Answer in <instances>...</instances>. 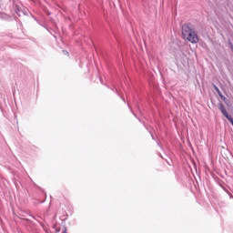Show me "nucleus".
Listing matches in <instances>:
<instances>
[{"label":"nucleus","mask_w":233,"mask_h":233,"mask_svg":"<svg viewBox=\"0 0 233 233\" xmlns=\"http://www.w3.org/2000/svg\"><path fill=\"white\" fill-rule=\"evenodd\" d=\"M182 35L184 39L189 41V43L196 44L199 41V37L196 31H194V26L190 24H186L182 25Z\"/></svg>","instance_id":"1"},{"label":"nucleus","mask_w":233,"mask_h":233,"mask_svg":"<svg viewBox=\"0 0 233 233\" xmlns=\"http://www.w3.org/2000/svg\"><path fill=\"white\" fill-rule=\"evenodd\" d=\"M218 108L223 116H225L226 118L229 117L230 115H228V112L227 111V108H225V105L222 103L218 104Z\"/></svg>","instance_id":"2"},{"label":"nucleus","mask_w":233,"mask_h":233,"mask_svg":"<svg viewBox=\"0 0 233 233\" xmlns=\"http://www.w3.org/2000/svg\"><path fill=\"white\" fill-rule=\"evenodd\" d=\"M213 88L216 90V92L218 93V90H219V87L218 86H217L216 85H213Z\"/></svg>","instance_id":"3"},{"label":"nucleus","mask_w":233,"mask_h":233,"mask_svg":"<svg viewBox=\"0 0 233 233\" xmlns=\"http://www.w3.org/2000/svg\"><path fill=\"white\" fill-rule=\"evenodd\" d=\"M217 94H218L219 97H222V96H223V93H221V90H218V91L217 92Z\"/></svg>","instance_id":"4"},{"label":"nucleus","mask_w":233,"mask_h":233,"mask_svg":"<svg viewBox=\"0 0 233 233\" xmlns=\"http://www.w3.org/2000/svg\"><path fill=\"white\" fill-rule=\"evenodd\" d=\"M229 48H231V50L233 52V44H232V42H229Z\"/></svg>","instance_id":"5"},{"label":"nucleus","mask_w":233,"mask_h":233,"mask_svg":"<svg viewBox=\"0 0 233 233\" xmlns=\"http://www.w3.org/2000/svg\"><path fill=\"white\" fill-rule=\"evenodd\" d=\"M63 52H64V54H65L66 56H67V55H68V51L64 50Z\"/></svg>","instance_id":"6"},{"label":"nucleus","mask_w":233,"mask_h":233,"mask_svg":"<svg viewBox=\"0 0 233 233\" xmlns=\"http://www.w3.org/2000/svg\"><path fill=\"white\" fill-rule=\"evenodd\" d=\"M220 97L223 99V101H225V99H226L225 96L222 95V96H220Z\"/></svg>","instance_id":"7"},{"label":"nucleus","mask_w":233,"mask_h":233,"mask_svg":"<svg viewBox=\"0 0 233 233\" xmlns=\"http://www.w3.org/2000/svg\"><path fill=\"white\" fill-rule=\"evenodd\" d=\"M63 233H66V228H64Z\"/></svg>","instance_id":"8"},{"label":"nucleus","mask_w":233,"mask_h":233,"mask_svg":"<svg viewBox=\"0 0 233 233\" xmlns=\"http://www.w3.org/2000/svg\"><path fill=\"white\" fill-rule=\"evenodd\" d=\"M152 137H153V139H154V137H153V135H152Z\"/></svg>","instance_id":"9"}]
</instances>
